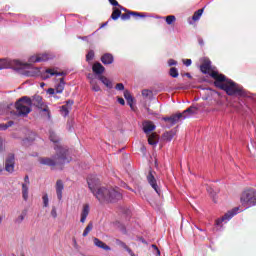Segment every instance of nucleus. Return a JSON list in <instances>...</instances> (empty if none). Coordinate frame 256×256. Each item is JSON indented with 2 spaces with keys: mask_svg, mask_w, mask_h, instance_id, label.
Here are the masks:
<instances>
[{
  "mask_svg": "<svg viewBox=\"0 0 256 256\" xmlns=\"http://www.w3.org/2000/svg\"><path fill=\"white\" fill-rule=\"evenodd\" d=\"M88 187L100 203H115L123 198L118 188L101 187L97 180L89 179Z\"/></svg>",
  "mask_w": 256,
  "mask_h": 256,
  "instance_id": "1",
  "label": "nucleus"
},
{
  "mask_svg": "<svg viewBox=\"0 0 256 256\" xmlns=\"http://www.w3.org/2000/svg\"><path fill=\"white\" fill-rule=\"evenodd\" d=\"M211 77L215 79L214 85L219 87V89H223L227 93V95H242L243 88L239 85L235 84L231 80H225V76L223 74H219V72H212Z\"/></svg>",
  "mask_w": 256,
  "mask_h": 256,
  "instance_id": "2",
  "label": "nucleus"
},
{
  "mask_svg": "<svg viewBox=\"0 0 256 256\" xmlns=\"http://www.w3.org/2000/svg\"><path fill=\"white\" fill-rule=\"evenodd\" d=\"M32 105L31 99L24 97L16 103V109L20 115H29Z\"/></svg>",
  "mask_w": 256,
  "mask_h": 256,
  "instance_id": "3",
  "label": "nucleus"
},
{
  "mask_svg": "<svg viewBox=\"0 0 256 256\" xmlns=\"http://www.w3.org/2000/svg\"><path fill=\"white\" fill-rule=\"evenodd\" d=\"M241 203L246 207H251L256 203V194L253 191H246L241 196Z\"/></svg>",
  "mask_w": 256,
  "mask_h": 256,
  "instance_id": "4",
  "label": "nucleus"
},
{
  "mask_svg": "<svg viewBox=\"0 0 256 256\" xmlns=\"http://www.w3.org/2000/svg\"><path fill=\"white\" fill-rule=\"evenodd\" d=\"M40 163L42 165H48L49 167H54V165H57V164H63L65 163V159L63 158H42L40 160Z\"/></svg>",
  "mask_w": 256,
  "mask_h": 256,
  "instance_id": "5",
  "label": "nucleus"
},
{
  "mask_svg": "<svg viewBox=\"0 0 256 256\" xmlns=\"http://www.w3.org/2000/svg\"><path fill=\"white\" fill-rule=\"evenodd\" d=\"M15 156H13V154H11L7 159H6V163H5V170L8 173H13V171H15Z\"/></svg>",
  "mask_w": 256,
  "mask_h": 256,
  "instance_id": "6",
  "label": "nucleus"
},
{
  "mask_svg": "<svg viewBox=\"0 0 256 256\" xmlns=\"http://www.w3.org/2000/svg\"><path fill=\"white\" fill-rule=\"evenodd\" d=\"M87 79L91 85L92 91H95L98 93V91H101V86H99V83H97V80H95V75L88 74Z\"/></svg>",
  "mask_w": 256,
  "mask_h": 256,
  "instance_id": "7",
  "label": "nucleus"
},
{
  "mask_svg": "<svg viewBox=\"0 0 256 256\" xmlns=\"http://www.w3.org/2000/svg\"><path fill=\"white\" fill-rule=\"evenodd\" d=\"M54 89L58 94L63 93L65 89V79L63 77H59L58 79H56V85Z\"/></svg>",
  "mask_w": 256,
  "mask_h": 256,
  "instance_id": "8",
  "label": "nucleus"
},
{
  "mask_svg": "<svg viewBox=\"0 0 256 256\" xmlns=\"http://www.w3.org/2000/svg\"><path fill=\"white\" fill-rule=\"evenodd\" d=\"M202 73H210V75H213V73H217L216 71H213V68H211V61L204 59V64L200 67Z\"/></svg>",
  "mask_w": 256,
  "mask_h": 256,
  "instance_id": "9",
  "label": "nucleus"
},
{
  "mask_svg": "<svg viewBox=\"0 0 256 256\" xmlns=\"http://www.w3.org/2000/svg\"><path fill=\"white\" fill-rule=\"evenodd\" d=\"M124 99H126L132 111H135V98H133V96L128 90L124 91Z\"/></svg>",
  "mask_w": 256,
  "mask_h": 256,
  "instance_id": "10",
  "label": "nucleus"
},
{
  "mask_svg": "<svg viewBox=\"0 0 256 256\" xmlns=\"http://www.w3.org/2000/svg\"><path fill=\"white\" fill-rule=\"evenodd\" d=\"M61 75H63L62 72H58L57 70L53 69H48L42 74V77L43 79H49V77H61Z\"/></svg>",
  "mask_w": 256,
  "mask_h": 256,
  "instance_id": "11",
  "label": "nucleus"
},
{
  "mask_svg": "<svg viewBox=\"0 0 256 256\" xmlns=\"http://www.w3.org/2000/svg\"><path fill=\"white\" fill-rule=\"evenodd\" d=\"M94 245L98 247V249H103V251H111V247L105 244L103 241L99 240L98 238H94Z\"/></svg>",
  "mask_w": 256,
  "mask_h": 256,
  "instance_id": "12",
  "label": "nucleus"
},
{
  "mask_svg": "<svg viewBox=\"0 0 256 256\" xmlns=\"http://www.w3.org/2000/svg\"><path fill=\"white\" fill-rule=\"evenodd\" d=\"M92 71L96 75H101V74L105 73V67H103V65H101V63L96 62L92 66Z\"/></svg>",
  "mask_w": 256,
  "mask_h": 256,
  "instance_id": "13",
  "label": "nucleus"
},
{
  "mask_svg": "<svg viewBox=\"0 0 256 256\" xmlns=\"http://www.w3.org/2000/svg\"><path fill=\"white\" fill-rule=\"evenodd\" d=\"M37 106L40 108V110L45 113V115H49V107L47 105L43 104V99L41 97L36 98Z\"/></svg>",
  "mask_w": 256,
  "mask_h": 256,
  "instance_id": "14",
  "label": "nucleus"
},
{
  "mask_svg": "<svg viewBox=\"0 0 256 256\" xmlns=\"http://www.w3.org/2000/svg\"><path fill=\"white\" fill-rule=\"evenodd\" d=\"M147 179H148V183L151 185V187L154 189V191H156V193L159 194V188L157 186V183H156V180H155V176H153V174L150 173L147 176Z\"/></svg>",
  "mask_w": 256,
  "mask_h": 256,
  "instance_id": "15",
  "label": "nucleus"
},
{
  "mask_svg": "<svg viewBox=\"0 0 256 256\" xmlns=\"http://www.w3.org/2000/svg\"><path fill=\"white\" fill-rule=\"evenodd\" d=\"M73 105V101H68V103L61 107V114L63 117H67L69 115V111H71V106Z\"/></svg>",
  "mask_w": 256,
  "mask_h": 256,
  "instance_id": "16",
  "label": "nucleus"
},
{
  "mask_svg": "<svg viewBox=\"0 0 256 256\" xmlns=\"http://www.w3.org/2000/svg\"><path fill=\"white\" fill-rule=\"evenodd\" d=\"M99 81H101V83H103V85H105V87L108 89H113V82H111L109 78L105 76H99Z\"/></svg>",
  "mask_w": 256,
  "mask_h": 256,
  "instance_id": "17",
  "label": "nucleus"
},
{
  "mask_svg": "<svg viewBox=\"0 0 256 256\" xmlns=\"http://www.w3.org/2000/svg\"><path fill=\"white\" fill-rule=\"evenodd\" d=\"M199 107H204V105L199 104L198 107L197 106H192V107L188 108L187 110H185L183 112V115H185L186 113H189L190 115H195V113H197V111H199Z\"/></svg>",
  "mask_w": 256,
  "mask_h": 256,
  "instance_id": "18",
  "label": "nucleus"
},
{
  "mask_svg": "<svg viewBox=\"0 0 256 256\" xmlns=\"http://www.w3.org/2000/svg\"><path fill=\"white\" fill-rule=\"evenodd\" d=\"M143 129L145 133H151V131L155 130V125L151 122H144Z\"/></svg>",
  "mask_w": 256,
  "mask_h": 256,
  "instance_id": "19",
  "label": "nucleus"
},
{
  "mask_svg": "<svg viewBox=\"0 0 256 256\" xmlns=\"http://www.w3.org/2000/svg\"><path fill=\"white\" fill-rule=\"evenodd\" d=\"M101 61L104 65H111L113 63V56L111 54H105L102 56Z\"/></svg>",
  "mask_w": 256,
  "mask_h": 256,
  "instance_id": "20",
  "label": "nucleus"
},
{
  "mask_svg": "<svg viewBox=\"0 0 256 256\" xmlns=\"http://www.w3.org/2000/svg\"><path fill=\"white\" fill-rule=\"evenodd\" d=\"M22 197L24 201L29 199V186L27 184L22 185Z\"/></svg>",
  "mask_w": 256,
  "mask_h": 256,
  "instance_id": "21",
  "label": "nucleus"
},
{
  "mask_svg": "<svg viewBox=\"0 0 256 256\" xmlns=\"http://www.w3.org/2000/svg\"><path fill=\"white\" fill-rule=\"evenodd\" d=\"M56 193H57L58 199H62V197H63V183L62 182H57Z\"/></svg>",
  "mask_w": 256,
  "mask_h": 256,
  "instance_id": "22",
  "label": "nucleus"
},
{
  "mask_svg": "<svg viewBox=\"0 0 256 256\" xmlns=\"http://www.w3.org/2000/svg\"><path fill=\"white\" fill-rule=\"evenodd\" d=\"M181 117H183V114H176L171 118H165V121H170V123H176V121H179Z\"/></svg>",
  "mask_w": 256,
  "mask_h": 256,
  "instance_id": "23",
  "label": "nucleus"
},
{
  "mask_svg": "<svg viewBox=\"0 0 256 256\" xmlns=\"http://www.w3.org/2000/svg\"><path fill=\"white\" fill-rule=\"evenodd\" d=\"M148 143H149V145H157V135L156 134H150L148 136Z\"/></svg>",
  "mask_w": 256,
  "mask_h": 256,
  "instance_id": "24",
  "label": "nucleus"
},
{
  "mask_svg": "<svg viewBox=\"0 0 256 256\" xmlns=\"http://www.w3.org/2000/svg\"><path fill=\"white\" fill-rule=\"evenodd\" d=\"M232 217H233V214H226L222 218H219L218 220H216V225H220L223 223V221H227V219H231Z\"/></svg>",
  "mask_w": 256,
  "mask_h": 256,
  "instance_id": "25",
  "label": "nucleus"
},
{
  "mask_svg": "<svg viewBox=\"0 0 256 256\" xmlns=\"http://www.w3.org/2000/svg\"><path fill=\"white\" fill-rule=\"evenodd\" d=\"M201 15H203V9L198 10L192 17L193 21H199L201 19Z\"/></svg>",
  "mask_w": 256,
  "mask_h": 256,
  "instance_id": "26",
  "label": "nucleus"
},
{
  "mask_svg": "<svg viewBox=\"0 0 256 256\" xmlns=\"http://www.w3.org/2000/svg\"><path fill=\"white\" fill-rule=\"evenodd\" d=\"M118 17H121V11L119 9H115L111 15V18L115 21Z\"/></svg>",
  "mask_w": 256,
  "mask_h": 256,
  "instance_id": "27",
  "label": "nucleus"
},
{
  "mask_svg": "<svg viewBox=\"0 0 256 256\" xmlns=\"http://www.w3.org/2000/svg\"><path fill=\"white\" fill-rule=\"evenodd\" d=\"M170 76H171V77H174V78L179 77V71L177 70V68L172 67V68L170 69Z\"/></svg>",
  "mask_w": 256,
  "mask_h": 256,
  "instance_id": "28",
  "label": "nucleus"
},
{
  "mask_svg": "<svg viewBox=\"0 0 256 256\" xmlns=\"http://www.w3.org/2000/svg\"><path fill=\"white\" fill-rule=\"evenodd\" d=\"M42 199H43L44 207H49V196L47 194H44Z\"/></svg>",
  "mask_w": 256,
  "mask_h": 256,
  "instance_id": "29",
  "label": "nucleus"
},
{
  "mask_svg": "<svg viewBox=\"0 0 256 256\" xmlns=\"http://www.w3.org/2000/svg\"><path fill=\"white\" fill-rule=\"evenodd\" d=\"M91 229H93V225H88L86 228H85V230H84V232H83V237H87V235H89V232L91 231Z\"/></svg>",
  "mask_w": 256,
  "mask_h": 256,
  "instance_id": "30",
  "label": "nucleus"
},
{
  "mask_svg": "<svg viewBox=\"0 0 256 256\" xmlns=\"http://www.w3.org/2000/svg\"><path fill=\"white\" fill-rule=\"evenodd\" d=\"M175 19H176L175 16H167L166 17V23L168 25H171V23H174Z\"/></svg>",
  "mask_w": 256,
  "mask_h": 256,
  "instance_id": "31",
  "label": "nucleus"
},
{
  "mask_svg": "<svg viewBox=\"0 0 256 256\" xmlns=\"http://www.w3.org/2000/svg\"><path fill=\"white\" fill-rule=\"evenodd\" d=\"M82 216L87 217L89 215V206H84L82 210Z\"/></svg>",
  "mask_w": 256,
  "mask_h": 256,
  "instance_id": "32",
  "label": "nucleus"
},
{
  "mask_svg": "<svg viewBox=\"0 0 256 256\" xmlns=\"http://www.w3.org/2000/svg\"><path fill=\"white\" fill-rule=\"evenodd\" d=\"M93 57H95V53L93 51H90L87 54L86 59H87V61H91L93 59Z\"/></svg>",
  "mask_w": 256,
  "mask_h": 256,
  "instance_id": "33",
  "label": "nucleus"
},
{
  "mask_svg": "<svg viewBox=\"0 0 256 256\" xmlns=\"http://www.w3.org/2000/svg\"><path fill=\"white\" fill-rule=\"evenodd\" d=\"M46 93H48V95H55V93H57V91L55 90V88H49Z\"/></svg>",
  "mask_w": 256,
  "mask_h": 256,
  "instance_id": "34",
  "label": "nucleus"
},
{
  "mask_svg": "<svg viewBox=\"0 0 256 256\" xmlns=\"http://www.w3.org/2000/svg\"><path fill=\"white\" fill-rule=\"evenodd\" d=\"M151 95V91H149V90H143L142 91V96L143 97H149Z\"/></svg>",
  "mask_w": 256,
  "mask_h": 256,
  "instance_id": "35",
  "label": "nucleus"
},
{
  "mask_svg": "<svg viewBox=\"0 0 256 256\" xmlns=\"http://www.w3.org/2000/svg\"><path fill=\"white\" fill-rule=\"evenodd\" d=\"M116 89L118 91H123V89H125V86L122 83H119V84L116 85Z\"/></svg>",
  "mask_w": 256,
  "mask_h": 256,
  "instance_id": "36",
  "label": "nucleus"
},
{
  "mask_svg": "<svg viewBox=\"0 0 256 256\" xmlns=\"http://www.w3.org/2000/svg\"><path fill=\"white\" fill-rule=\"evenodd\" d=\"M7 68V65H5V60H0V71L1 69Z\"/></svg>",
  "mask_w": 256,
  "mask_h": 256,
  "instance_id": "37",
  "label": "nucleus"
},
{
  "mask_svg": "<svg viewBox=\"0 0 256 256\" xmlns=\"http://www.w3.org/2000/svg\"><path fill=\"white\" fill-rule=\"evenodd\" d=\"M183 63H184V65H186V67H189V66H191V59L183 60Z\"/></svg>",
  "mask_w": 256,
  "mask_h": 256,
  "instance_id": "38",
  "label": "nucleus"
},
{
  "mask_svg": "<svg viewBox=\"0 0 256 256\" xmlns=\"http://www.w3.org/2000/svg\"><path fill=\"white\" fill-rule=\"evenodd\" d=\"M168 65L171 67V66H173V65H177V61H175V60H173V59H170L169 61H168Z\"/></svg>",
  "mask_w": 256,
  "mask_h": 256,
  "instance_id": "39",
  "label": "nucleus"
},
{
  "mask_svg": "<svg viewBox=\"0 0 256 256\" xmlns=\"http://www.w3.org/2000/svg\"><path fill=\"white\" fill-rule=\"evenodd\" d=\"M51 215L52 217L57 218V209L53 208L52 211H51Z\"/></svg>",
  "mask_w": 256,
  "mask_h": 256,
  "instance_id": "40",
  "label": "nucleus"
},
{
  "mask_svg": "<svg viewBox=\"0 0 256 256\" xmlns=\"http://www.w3.org/2000/svg\"><path fill=\"white\" fill-rule=\"evenodd\" d=\"M117 101L120 105H125V100L123 98H117Z\"/></svg>",
  "mask_w": 256,
  "mask_h": 256,
  "instance_id": "41",
  "label": "nucleus"
},
{
  "mask_svg": "<svg viewBox=\"0 0 256 256\" xmlns=\"http://www.w3.org/2000/svg\"><path fill=\"white\" fill-rule=\"evenodd\" d=\"M9 126L7 125H0V130L5 131V129H8Z\"/></svg>",
  "mask_w": 256,
  "mask_h": 256,
  "instance_id": "42",
  "label": "nucleus"
},
{
  "mask_svg": "<svg viewBox=\"0 0 256 256\" xmlns=\"http://www.w3.org/2000/svg\"><path fill=\"white\" fill-rule=\"evenodd\" d=\"M86 220H87V216L81 215V219H80L81 223H85Z\"/></svg>",
  "mask_w": 256,
  "mask_h": 256,
  "instance_id": "43",
  "label": "nucleus"
},
{
  "mask_svg": "<svg viewBox=\"0 0 256 256\" xmlns=\"http://www.w3.org/2000/svg\"><path fill=\"white\" fill-rule=\"evenodd\" d=\"M109 1H110L111 5H115V6L119 5V3L116 2V0H109Z\"/></svg>",
  "mask_w": 256,
  "mask_h": 256,
  "instance_id": "44",
  "label": "nucleus"
},
{
  "mask_svg": "<svg viewBox=\"0 0 256 256\" xmlns=\"http://www.w3.org/2000/svg\"><path fill=\"white\" fill-rule=\"evenodd\" d=\"M154 249H156L157 251V255H161V251H159V248H157V246L153 245Z\"/></svg>",
  "mask_w": 256,
  "mask_h": 256,
  "instance_id": "45",
  "label": "nucleus"
},
{
  "mask_svg": "<svg viewBox=\"0 0 256 256\" xmlns=\"http://www.w3.org/2000/svg\"><path fill=\"white\" fill-rule=\"evenodd\" d=\"M3 221V218L0 216V225H1V222Z\"/></svg>",
  "mask_w": 256,
  "mask_h": 256,
  "instance_id": "46",
  "label": "nucleus"
},
{
  "mask_svg": "<svg viewBox=\"0 0 256 256\" xmlns=\"http://www.w3.org/2000/svg\"><path fill=\"white\" fill-rule=\"evenodd\" d=\"M41 87H45V84H44V83H42V84H41Z\"/></svg>",
  "mask_w": 256,
  "mask_h": 256,
  "instance_id": "47",
  "label": "nucleus"
},
{
  "mask_svg": "<svg viewBox=\"0 0 256 256\" xmlns=\"http://www.w3.org/2000/svg\"><path fill=\"white\" fill-rule=\"evenodd\" d=\"M132 15H137V13H135V12H132Z\"/></svg>",
  "mask_w": 256,
  "mask_h": 256,
  "instance_id": "48",
  "label": "nucleus"
},
{
  "mask_svg": "<svg viewBox=\"0 0 256 256\" xmlns=\"http://www.w3.org/2000/svg\"><path fill=\"white\" fill-rule=\"evenodd\" d=\"M186 76H187V77H191V75H190V74H186Z\"/></svg>",
  "mask_w": 256,
  "mask_h": 256,
  "instance_id": "49",
  "label": "nucleus"
},
{
  "mask_svg": "<svg viewBox=\"0 0 256 256\" xmlns=\"http://www.w3.org/2000/svg\"><path fill=\"white\" fill-rule=\"evenodd\" d=\"M140 17H145V15H140Z\"/></svg>",
  "mask_w": 256,
  "mask_h": 256,
  "instance_id": "50",
  "label": "nucleus"
},
{
  "mask_svg": "<svg viewBox=\"0 0 256 256\" xmlns=\"http://www.w3.org/2000/svg\"><path fill=\"white\" fill-rule=\"evenodd\" d=\"M3 143V140H0V144Z\"/></svg>",
  "mask_w": 256,
  "mask_h": 256,
  "instance_id": "51",
  "label": "nucleus"
},
{
  "mask_svg": "<svg viewBox=\"0 0 256 256\" xmlns=\"http://www.w3.org/2000/svg\"><path fill=\"white\" fill-rule=\"evenodd\" d=\"M35 61H39V59L35 60Z\"/></svg>",
  "mask_w": 256,
  "mask_h": 256,
  "instance_id": "52",
  "label": "nucleus"
},
{
  "mask_svg": "<svg viewBox=\"0 0 256 256\" xmlns=\"http://www.w3.org/2000/svg\"><path fill=\"white\" fill-rule=\"evenodd\" d=\"M1 171H2V170L0 169V173H1Z\"/></svg>",
  "mask_w": 256,
  "mask_h": 256,
  "instance_id": "53",
  "label": "nucleus"
}]
</instances>
